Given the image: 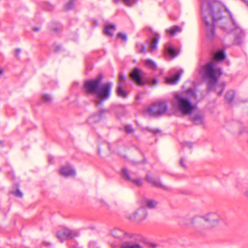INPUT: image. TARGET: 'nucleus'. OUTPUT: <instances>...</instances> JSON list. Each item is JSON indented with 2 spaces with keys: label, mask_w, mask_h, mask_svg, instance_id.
I'll use <instances>...</instances> for the list:
<instances>
[{
  "label": "nucleus",
  "mask_w": 248,
  "mask_h": 248,
  "mask_svg": "<svg viewBox=\"0 0 248 248\" xmlns=\"http://www.w3.org/2000/svg\"><path fill=\"white\" fill-rule=\"evenodd\" d=\"M201 14L205 24L207 37L210 40L215 36V25L221 19V4L214 0H200Z\"/></svg>",
  "instance_id": "f257e3e1"
},
{
  "label": "nucleus",
  "mask_w": 248,
  "mask_h": 248,
  "mask_svg": "<svg viewBox=\"0 0 248 248\" xmlns=\"http://www.w3.org/2000/svg\"><path fill=\"white\" fill-rule=\"evenodd\" d=\"M203 79L207 83L209 91H215L218 95L222 94L226 85L225 82L218 83L217 74L221 73L220 68H217L213 62H209L203 66L201 70Z\"/></svg>",
  "instance_id": "f03ea898"
},
{
  "label": "nucleus",
  "mask_w": 248,
  "mask_h": 248,
  "mask_svg": "<svg viewBox=\"0 0 248 248\" xmlns=\"http://www.w3.org/2000/svg\"><path fill=\"white\" fill-rule=\"evenodd\" d=\"M170 103L175 110L185 115H190L197 109L196 104L186 93H175Z\"/></svg>",
  "instance_id": "7ed1b4c3"
},
{
  "label": "nucleus",
  "mask_w": 248,
  "mask_h": 248,
  "mask_svg": "<svg viewBox=\"0 0 248 248\" xmlns=\"http://www.w3.org/2000/svg\"><path fill=\"white\" fill-rule=\"evenodd\" d=\"M225 9L229 14L230 17L232 20V27H230L228 25H226L221 26V28L224 29L228 33L233 32L235 36L234 44L235 45H240L243 41V38L245 36L244 32L234 21L232 13L227 8Z\"/></svg>",
  "instance_id": "20e7f679"
},
{
  "label": "nucleus",
  "mask_w": 248,
  "mask_h": 248,
  "mask_svg": "<svg viewBox=\"0 0 248 248\" xmlns=\"http://www.w3.org/2000/svg\"><path fill=\"white\" fill-rule=\"evenodd\" d=\"M111 92V84L106 83L99 87L95 93L96 97L94 100L95 106L97 107L102 105L104 101L108 100L110 96Z\"/></svg>",
  "instance_id": "39448f33"
},
{
  "label": "nucleus",
  "mask_w": 248,
  "mask_h": 248,
  "mask_svg": "<svg viewBox=\"0 0 248 248\" xmlns=\"http://www.w3.org/2000/svg\"><path fill=\"white\" fill-rule=\"evenodd\" d=\"M168 105L165 101H159L153 104L146 109L151 116L158 117L164 115L167 111Z\"/></svg>",
  "instance_id": "423d86ee"
},
{
  "label": "nucleus",
  "mask_w": 248,
  "mask_h": 248,
  "mask_svg": "<svg viewBox=\"0 0 248 248\" xmlns=\"http://www.w3.org/2000/svg\"><path fill=\"white\" fill-rule=\"evenodd\" d=\"M101 75L98 76L96 78L86 81L85 82L84 88L87 93L95 94L102 82Z\"/></svg>",
  "instance_id": "0eeeda50"
},
{
  "label": "nucleus",
  "mask_w": 248,
  "mask_h": 248,
  "mask_svg": "<svg viewBox=\"0 0 248 248\" xmlns=\"http://www.w3.org/2000/svg\"><path fill=\"white\" fill-rule=\"evenodd\" d=\"M150 34L147 43L148 44V47L150 49V52L153 53L157 49V45L160 40V36L158 33L150 29Z\"/></svg>",
  "instance_id": "6e6552de"
},
{
  "label": "nucleus",
  "mask_w": 248,
  "mask_h": 248,
  "mask_svg": "<svg viewBox=\"0 0 248 248\" xmlns=\"http://www.w3.org/2000/svg\"><path fill=\"white\" fill-rule=\"evenodd\" d=\"M183 72V70H176L173 69L170 70L169 72L170 77H167L166 78V82L170 85L176 84L180 79L182 73Z\"/></svg>",
  "instance_id": "1a4fd4ad"
},
{
  "label": "nucleus",
  "mask_w": 248,
  "mask_h": 248,
  "mask_svg": "<svg viewBox=\"0 0 248 248\" xmlns=\"http://www.w3.org/2000/svg\"><path fill=\"white\" fill-rule=\"evenodd\" d=\"M201 218L199 216L183 217L179 219L178 223L181 226H190L194 225L198 222H201Z\"/></svg>",
  "instance_id": "9d476101"
},
{
  "label": "nucleus",
  "mask_w": 248,
  "mask_h": 248,
  "mask_svg": "<svg viewBox=\"0 0 248 248\" xmlns=\"http://www.w3.org/2000/svg\"><path fill=\"white\" fill-rule=\"evenodd\" d=\"M119 82L118 83V86L117 91V94L120 97L124 98L126 97L127 93L123 90V88L125 86L126 79V77L123 73L121 72L119 74Z\"/></svg>",
  "instance_id": "9b49d317"
},
{
  "label": "nucleus",
  "mask_w": 248,
  "mask_h": 248,
  "mask_svg": "<svg viewBox=\"0 0 248 248\" xmlns=\"http://www.w3.org/2000/svg\"><path fill=\"white\" fill-rule=\"evenodd\" d=\"M201 217V221L204 220L209 223L214 225L217 223L220 220V217L216 212L208 213L203 216H199Z\"/></svg>",
  "instance_id": "f8f14e48"
},
{
  "label": "nucleus",
  "mask_w": 248,
  "mask_h": 248,
  "mask_svg": "<svg viewBox=\"0 0 248 248\" xmlns=\"http://www.w3.org/2000/svg\"><path fill=\"white\" fill-rule=\"evenodd\" d=\"M133 80L137 82L138 85H142L144 82L141 78L144 76V73L137 68H134L130 75Z\"/></svg>",
  "instance_id": "ddd939ff"
},
{
  "label": "nucleus",
  "mask_w": 248,
  "mask_h": 248,
  "mask_svg": "<svg viewBox=\"0 0 248 248\" xmlns=\"http://www.w3.org/2000/svg\"><path fill=\"white\" fill-rule=\"evenodd\" d=\"M110 233L113 237L120 239L132 237V234L125 233L124 231L119 228H114L111 230Z\"/></svg>",
  "instance_id": "4468645a"
},
{
  "label": "nucleus",
  "mask_w": 248,
  "mask_h": 248,
  "mask_svg": "<svg viewBox=\"0 0 248 248\" xmlns=\"http://www.w3.org/2000/svg\"><path fill=\"white\" fill-rule=\"evenodd\" d=\"M129 238L130 240L124 242L120 246V248H143L140 244L134 241L133 235L131 238Z\"/></svg>",
  "instance_id": "2eb2a0df"
},
{
  "label": "nucleus",
  "mask_w": 248,
  "mask_h": 248,
  "mask_svg": "<svg viewBox=\"0 0 248 248\" xmlns=\"http://www.w3.org/2000/svg\"><path fill=\"white\" fill-rule=\"evenodd\" d=\"M60 171L61 174L65 177L73 176L76 174L75 170L70 165L62 167Z\"/></svg>",
  "instance_id": "dca6fc26"
},
{
  "label": "nucleus",
  "mask_w": 248,
  "mask_h": 248,
  "mask_svg": "<svg viewBox=\"0 0 248 248\" xmlns=\"http://www.w3.org/2000/svg\"><path fill=\"white\" fill-rule=\"evenodd\" d=\"M122 174L124 179L132 181L133 183L137 186H140L142 185V182L140 179L136 178L132 179L130 177L128 171L127 170V169H123L122 170Z\"/></svg>",
  "instance_id": "f3484780"
},
{
  "label": "nucleus",
  "mask_w": 248,
  "mask_h": 248,
  "mask_svg": "<svg viewBox=\"0 0 248 248\" xmlns=\"http://www.w3.org/2000/svg\"><path fill=\"white\" fill-rule=\"evenodd\" d=\"M164 50L172 58L176 57L178 53L177 51L173 47L170 42L167 43L164 45Z\"/></svg>",
  "instance_id": "a211bd4d"
},
{
  "label": "nucleus",
  "mask_w": 248,
  "mask_h": 248,
  "mask_svg": "<svg viewBox=\"0 0 248 248\" xmlns=\"http://www.w3.org/2000/svg\"><path fill=\"white\" fill-rule=\"evenodd\" d=\"M147 213L143 208L139 209L135 214V217L138 220L141 221L146 218Z\"/></svg>",
  "instance_id": "6ab92c4d"
},
{
  "label": "nucleus",
  "mask_w": 248,
  "mask_h": 248,
  "mask_svg": "<svg viewBox=\"0 0 248 248\" xmlns=\"http://www.w3.org/2000/svg\"><path fill=\"white\" fill-rule=\"evenodd\" d=\"M181 31L182 29L180 27L174 26L169 29H166V31L169 33L171 36H174L177 33L180 32Z\"/></svg>",
  "instance_id": "aec40b11"
},
{
  "label": "nucleus",
  "mask_w": 248,
  "mask_h": 248,
  "mask_svg": "<svg viewBox=\"0 0 248 248\" xmlns=\"http://www.w3.org/2000/svg\"><path fill=\"white\" fill-rule=\"evenodd\" d=\"M115 29V25L114 24H109L106 25L105 28V33L108 35L112 36Z\"/></svg>",
  "instance_id": "412c9836"
},
{
  "label": "nucleus",
  "mask_w": 248,
  "mask_h": 248,
  "mask_svg": "<svg viewBox=\"0 0 248 248\" xmlns=\"http://www.w3.org/2000/svg\"><path fill=\"white\" fill-rule=\"evenodd\" d=\"M102 115L101 114L96 113L90 116L88 119V122L90 124H93L100 121Z\"/></svg>",
  "instance_id": "4be33fe9"
},
{
  "label": "nucleus",
  "mask_w": 248,
  "mask_h": 248,
  "mask_svg": "<svg viewBox=\"0 0 248 248\" xmlns=\"http://www.w3.org/2000/svg\"><path fill=\"white\" fill-rule=\"evenodd\" d=\"M144 203L145 204L146 206L150 209H153L155 208L157 205L158 202L153 200L151 199H145L144 201Z\"/></svg>",
  "instance_id": "5701e85b"
},
{
  "label": "nucleus",
  "mask_w": 248,
  "mask_h": 248,
  "mask_svg": "<svg viewBox=\"0 0 248 248\" xmlns=\"http://www.w3.org/2000/svg\"><path fill=\"white\" fill-rule=\"evenodd\" d=\"M146 179L148 182L155 186L159 187L161 186L160 182L158 179H155L150 175H147Z\"/></svg>",
  "instance_id": "b1692460"
},
{
  "label": "nucleus",
  "mask_w": 248,
  "mask_h": 248,
  "mask_svg": "<svg viewBox=\"0 0 248 248\" xmlns=\"http://www.w3.org/2000/svg\"><path fill=\"white\" fill-rule=\"evenodd\" d=\"M226 56V54L222 50H219L215 54L214 58L218 62L224 60Z\"/></svg>",
  "instance_id": "393cba45"
},
{
  "label": "nucleus",
  "mask_w": 248,
  "mask_h": 248,
  "mask_svg": "<svg viewBox=\"0 0 248 248\" xmlns=\"http://www.w3.org/2000/svg\"><path fill=\"white\" fill-rule=\"evenodd\" d=\"M191 119L196 124H201L203 122V118L202 116L198 114L192 116L191 117Z\"/></svg>",
  "instance_id": "a878e982"
},
{
  "label": "nucleus",
  "mask_w": 248,
  "mask_h": 248,
  "mask_svg": "<svg viewBox=\"0 0 248 248\" xmlns=\"http://www.w3.org/2000/svg\"><path fill=\"white\" fill-rule=\"evenodd\" d=\"M63 237L66 239L68 237L72 238L74 236V232L68 229H63L60 231Z\"/></svg>",
  "instance_id": "bb28decb"
},
{
  "label": "nucleus",
  "mask_w": 248,
  "mask_h": 248,
  "mask_svg": "<svg viewBox=\"0 0 248 248\" xmlns=\"http://www.w3.org/2000/svg\"><path fill=\"white\" fill-rule=\"evenodd\" d=\"M144 64L146 66L152 69L155 70L157 68L156 63L151 59H147L144 61Z\"/></svg>",
  "instance_id": "cd10ccee"
},
{
  "label": "nucleus",
  "mask_w": 248,
  "mask_h": 248,
  "mask_svg": "<svg viewBox=\"0 0 248 248\" xmlns=\"http://www.w3.org/2000/svg\"><path fill=\"white\" fill-rule=\"evenodd\" d=\"M113 1L116 3L123 2L126 5L131 6L136 2L137 0H113Z\"/></svg>",
  "instance_id": "c85d7f7f"
},
{
  "label": "nucleus",
  "mask_w": 248,
  "mask_h": 248,
  "mask_svg": "<svg viewBox=\"0 0 248 248\" xmlns=\"http://www.w3.org/2000/svg\"><path fill=\"white\" fill-rule=\"evenodd\" d=\"M234 96V92L232 90L229 91L225 95V98L229 102H232Z\"/></svg>",
  "instance_id": "c756f323"
},
{
  "label": "nucleus",
  "mask_w": 248,
  "mask_h": 248,
  "mask_svg": "<svg viewBox=\"0 0 248 248\" xmlns=\"http://www.w3.org/2000/svg\"><path fill=\"white\" fill-rule=\"evenodd\" d=\"M136 47L139 52L143 53H146L145 46L141 43H137Z\"/></svg>",
  "instance_id": "7c9ffc66"
},
{
  "label": "nucleus",
  "mask_w": 248,
  "mask_h": 248,
  "mask_svg": "<svg viewBox=\"0 0 248 248\" xmlns=\"http://www.w3.org/2000/svg\"><path fill=\"white\" fill-rule=\"evenodd\" d=\"M43 98L44 101L46 103H50L52 100V96L48 94H44L43 96Z\"/></svg>",
  "instance_id": "2f4dec72"
},
{
  "label": "nucleus",
  "mask_w": 248,
  "mask_h": 248,
  "mask_svg": "<svg viewBox=\"0 0 248 248\" xmlns=\"http://www.w3.org/2000/svg\"><path fill=\"white\" fill-rule=\"evenodd\" d=\"M76 1V0H70V1L66 4L65 5V8L67 10H69L72 9L74 4V2Z\"/></svg>",
  "instance_id": "473e14b6"
},
{
  "label": "nucleus",
  "mask_w": 248,
  "mask_h": 248,
  "mask_svg": "<svg viewBox=\"0 0 248 248\" xmlns=\"http://www.w3.org/2000/svg\"><path fill=\"white\" fill-rule=\"evenodd\" d=\"M57 238L62 242L65 239V238L63 237V235H62V232L60 231H59L57 234H56Z\"/></svg>",
  "instance_id": "72a5a7b5"
},
{
  "label": "nucleus",
  "mask_w": 248,
  "mask_h": 248,
  "mask_svg": "<svg viewBox=\"0 0 248 248\" xmlns=\"http://www.w3.org/2000/svg\"><path fill=\"white\" fill-rule=\"evenodd\" d=\"M117 36L119 38H121L122 39V40L124 41H125L127 40V36L124 33H122V32L119 33L117 35Z\"/></svg>",
  "instance_id": "f704fd0d"
},
{
  "label": "nucleus",
  "mask_w": 248,
  "mask_h": 248,
  "mask_svg": "<svg viewBox=\"0 0 248 248\" xmlns=\"http://www.w3.org/2000/svg\"><path fill=\"white\" fill-rule=\"evenodd\" d=\"M125 130L127 133H131L134 131L132 126L130 125H126L125 126Z\"/></svg>",
  "instance_id": "c9c22d12"
},
{
  "label": "nucleus",
  "mask_w": 248,
  "mask_h": 248,
  "mask_svg": "<svg viewBox=\"0 0 248 248\" xmlns=\"http://www.w3.org/2000/svg\"><path fill=\"white\" fill-rule=\"evenodd\" d=\"M89 247L90 248H98L96 246V243L95 241H91L89 244Z\"/></svg>",
  "instance_id": "e433bc0d"
},
{
  "label": "nucleus",
  "mask_w": 248,
  "mask_h": 248,
  "mask_svg": "<svg viewBox=\"0 0 248 248\" xmlns=\"http://www.w3.org/2000/svg\"><path fill=\"white\" fill-rule=\"evenodd\" d=\"M45 8L49 11H51L53 9V6L50 3L47 2L46 4Z\"/></svg>",
  "instance_id": "4c0bfd02"
},
{
  "label": "nucleus",
  "mask_w": 248,
  "mask_h": 248,
  "mask_svg": "<svg viewBox=\"0 0 248 248\" xmlns=\"http://www.w3.org/2000/svg\"><path fill=\"white\" fill-rule=\"evenodd\" d=\"M13 194L17 197H22V193L19 190L17 189L16 191L13 192Z\"/></svg>",
  "instance_id": "58836bf2"
},
{
  "label": "nucleus",
  "mask_w": 248,
  "mask_h": 248,
  "mask_svg": "<svg viewBox=\"0 0 248 248\" xmlns=\"http://www.w3.org/2000/svg\"><path fill=\"white\" fill-rule=\"evenodd\" d=\"M180 164L182 167H183L184 168L186 167V166L184 164V160L183 159H181L180 160Z\"/></svg>",
  "instance_id": "ea45409f"
},
{
  "label": "nucleus",
  "mask_w": 248,
  "mask_h": 248,
  "mask_svg": "<svg viewBox=\"0 0 248 248\" xmlns=\"http://www.w3.org/2000/svg\"><path fill=\"white\" fill-rule=\"evenodd\" d=\"M157 82H158L157 79H156V78H154V79H153L152 80V82L151 83H152V84H156L157 83Z\"/></svg>",
  "instance_id": "a19ab883"
},
{
  "label": "nucleus",
  "mask_w": 248,
  "mask_h": 248,
  "mask_svg": "<svg viewBox=\"0 0 248 248\" xmlns=\"http://www.w3.org/2000/svg\"><path fill=\"white\" fill-rule=\"evenodd\" d=\"M21 52V50L20 49H16V54L17 56Z\"/></svg>",
  "instance_id": "79ce46f5"
},
{
  "label": "nucleus",
  "mask_w": 248,
  "mask_h": 248,
  "mask_svg": "<svg viewBox=\"0 0 248 248\" xmlns=\"http://www.w3.org/2000/svg\"><path fill=\"white\" fill-rule=\"evenodd\" d=\"M244 3L246 4V5L248 6V0H242Z\"/></svg>",
  "instance_id": "37998d69"
},
{
  "label": "nucleus",
  "mask_w": 248,
  "mask_h": 248,
  "mask_svg": "<svg viewBox=\"0 0 248 248\" xmlns=\"http://www.w3.org/2000/svg\"><path fill=\"white\" fill-rule=\"evenodd\" d=\"M3 74V70L0 67V75H2Z\"/></svg>",
  "instance_id": "c03bdc74"
},
{
  "label": "nucleus",
  "mask_w": 248,
  "mask_h": 248,
  "mask_svg": "<svg viewBox=\"0 0 248 248\" xmlns=\"http://www.w3.org/2000/svg\"><path fill=\"white\" fill-rule=\"evenodd\" d=\"M34 31H38V30H39V29H38V28H34Z\"/></svg>",
  "instance_id": "a18cd8bd"
},
{
  "label": "nucleus",
  "mask_w": 248,
  "mask_h": 248,
  "mask_svg": "<svg viewBox=\"0 0 248 248\" xmlns=\"http://www.w3.org/2000/svg\"><path fill=\"white\" fill-rule=\"evenodd\" d=\"M188 144H189V147L191 148L192 147V144L190 143Z\"/></svg>",
  "instance_id": "49530a36"
},
{
  "label": "nucleus",
  "mask_w": 248,
  "mask_h": 248,
  "mask_svg": "<svg viewBox=\"0 0 248 248\" xmlns=\"http://www.w3.org/2000/svg\"><path fill=\"white\" fill-rule=\"evenodd\" d=\"M49 161H51V157H49Z\"/></svg>",
  "instance_id": "de8ad7c7"
}]
</instances>
